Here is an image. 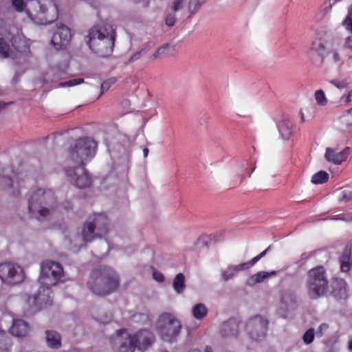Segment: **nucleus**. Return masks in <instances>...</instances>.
<instances>
[{
	"instance_id": "obj_52",
	"label": "nucleus",
	"mask_w": 352,
	"mask_h": 352,
	"mask_svg": "<svg viewBox=\"0 0 352 352\" xmlns=\"http://www.w3.org/2000/svg\"><path fill=\"white\" fill-rule=\"evenodd\" d=\"M272 248V246L270 245L267 249H265L264 251H263L262 252H261L258 255L261 256V258H262L263 256H265L266 255V254L271 250Z\"/></svg>"
},
{
	"instance_id": "obj_37",
	"label": "nucleus",
	"mask_w": 352,
	"mask_h": 352,
	"mask_svg": "<svg viewBox=\"0 0 352 352\" xmlns=\"http://www.w3.org/2000/svg\"><path fill=\"white\" fill-rule=\"evenodd\" d=\"M315 99L318 105L324 106L327 103V100L322 90H317L315 92Z\"/></svg>"
},
{
	"instance_id": "obj_38",
	"label": "nucleus",
	"mask_w": 352,
	"mask_h": 352,
	"mask_svg": "<svg viewBox=\"0 0 352 352\" xmlns=\"http://www.w3.org/2000/svg\"><path fill=\"white\" fill-rule=\"evenodd\" d=\"M314 329L313 328L309 329L303 334L302 340L306 344H311L314 340Z\"/></svg>"
},
{
	"instance_id": "obj_16",
	"label": "nucleus",
	"mask_w": 352,
	"mask_h": 352,
	"mask_svg": "<svg viewBox=\"0 0 352 352\" xmlns=\"http://www.w3.org/2000/svg\"><path fill=\"white\" fill-rule=\"evenodd\" d=\"M10 42L14 50V52L17 56L27 57L31 54L29 41L24 36L13 35L11 37Z\"/></svg>"
},
{
	"instance_id": "obj_25",
	"label": "nucleus",
	"mask_w": 352,
	"mask_h": 352,
	"mask_svg": "<svg viewBox=\"0 0 352 352\" xmlns=\"http://www.w3.org/2000/svg\"><path fill=\"white\" fill-rule=\"evenodd\" d=\"M243 270L241 263L236 265H229L226 270L221 271V276L223 281L226 282L233 278L237 272Z\"/></svg>"
},
{
	"instance_id": "obj_3",
	"label": "nucleus",
	"mask_w": 352,
	"mask_h": 352,
	"mask_svg": "<svg viewBox=\"0 0 352 352\" xmlns=\"http://www.w3.org/2000/svg\"><path fill=\"white\" fill-rule=\"evenodd\" d=\"M120 277L116 271L109 266H100L94 269L87 285L95 295L106 296L114 293L120 286Z\"/></svg>"
},
{
	"instance_id": "obj_23",
	"label": "nucleus",
	"mask_w": 352,
	"mask_h": 352,
	"mask_svg": "<svg viewBox=\"0 0 352 352\" xmlns=\"http://www.w3.org/2000/svg\"><path fill=\"white\" fill-rule=\"evenodd\" d=\"M276 274V271L267 272H258V273L252 275L247 280L246 285L250 287L255 285L257 283H260L264 281L265 279L269 278L271 276H274Z\"/></svg>"
},
{
	"instance_id": "obj_9",
	"label": "nucleus",
	"mask_w": 352,
	"mask_h": 352,
	"mask_svg": "<svg viewBox=\"0 0 352 352\" xmlns=\"http://www.w3.org/2000/svg\"><path fill=\"white\" fill-rule=\"evenodd\" d=\"M109 221L106 215L96 214L89 217L83 224L81 231L83 241L89 243L96 238H102L108 232Z\"/></svg>"
},
{
	"instance_id": "obj_4",
	"label": "nucleus",
	"mask_w": 352,
	"mask_h": 352,
	"mask_svg": "<svg viewBox=\"0 0 352 352\" xmlns=\"http://www.w3.org/2000/svg\"><path fill=\"white\" fill-rule=\"evenodd\" d=\"M88 38L89 48L99 56H108L113 52L116 30L112 25L104 23L94 26L89 30Z\"/></svg>"
},
{
	"instance_id": "obj_30",
	"label": "nucleus",
	"mask_w": 352,
	"mask_h": 352,
	"mask_svg": "<svg viewBox=\"0 0 352 352\" xmlns=\"http://www.w3.org/2000/svg\"><path fill=\"white\" fill-rule=\"evenodd\" d=\"M0 177H4V180L6 184H8V186H9V188L14 187V182L13 179V177H15V174L12 170V167L7 166L6 168H4L2 170H1Z\"/></svg>"
},
{
	"instance_id": "obj_5",
	"label": "nucleus",
	"mask_w": 352,
	"mask_h": 352,
	"mask_svg": "<svg viewBox=\"0 0 352 352\" xmlns=\"http://www.w3.org/2000/svg\"><path fill=\"white\" fill-rule=\"evenodd\" d=\"M54 202L55 198L50 190L39 188L28 200L29 213L37 219L46 217L50 214L51 206Z\"/></svg>"
},
{
	"instance_id": "obj_15",
	"label": "nucleus",
	"mask_w": 352,
	"mask_h": 352,
	"mask_svg": "<svg viewBox=\"0 0 352 352\" xmlns=\"http://www.w3.org/2000/svg\"><path fill=\"white\" fill-rule=\"evenodd\" d=\"M71 38L70 29L67 26L60 24L54 33L51 43L56 50H62L69 44Z\"/></svg>"
},
{
	"instance_id": "obj_11",
	"label": "nucleus",
	"mask_w": 352,
	"mask_h": 352,
	"mask_svg": "<svg viewBox=\"0 0 352 352\" xmlns=\"http://www.w3.org/2000/svg\"><path fill=\"white\" fill-rule=\"evenodd\" d=\"M268 324L269 322L265 318L256 315L247 321L245 330L251 338L260 340L265 337Z\"/></svg>"
},
{
	"instance_id": "obj_35",
	"label": "nucleus",
	"mask_w": 352,
	"mask_h": 352,
	"mask_svg": "<svg viewBox=\"0 0 352 352\" xmlns=\"http://www.w3.org/2000/svg\"><path fill=\"white\" fill-rule=\"evenodd\" d=\"M205 0H190L188 10L191 14L196 12L204 3Z\"/></svg>"
},
{
	"instance_id": "obj_17",
	"label": "nucleus",
	"mask_w": 352,
	"mask_h": 352,
	"mask_svg": "<svg viewBox=\"0 0 352 352\" xmlns=\"http://www.w3.org/2000/svg\"><path fill=\"white\" fill-rule=\"evenodd\" d=\"M50 287L51 286L41 285L37 294L34 296L33 303L38 309H41L47 305H52V300L50 298L52 291Z\"/></svg>"
},
{
	"instance_id": "obj_53",
	"label": "nucleus",
	"mask_w": 352,
	"mask_h": 352,
	"mask_svg": "<svg viewBox=\"0 0 352 352\" xmlns=\"http://www.w3.org/2000/svg\"><path fill=\"white\" fill-rule=\"evenodd\" d=\"M142 152H143L144 157L146 158L148 156V154L149 152L148 148L147 147L143 148Z\"/></svg>"
},
{
	"instance_id": "obj_41",
	"label": "nucleus",
	"mask_w": 352,
	"mask_h": 352,
	"mask_svg": "<svg viewBox=\"0 0 352 352\" xmlns=\"http://www.w3.org/2000/svg\"><path fill=\"white\" fill-rule=\"evenodd\" d=\"M84 82V80L82 78H76L69 80L66 82H60L59 84L60 87H72L77 85H80Z\"/></svg>"
},
{
	"instance_id": "obj_26",
	"label": "nucleus",
	"mask_w": 352,
	"mask_h": 352,
	"mask_svg": "<svg viewBox=\"0 0 352 352\" xmlns=\"http://www.w3.org/2000/svg\"><path fill=\"white\" fill-rule=\"evenodd\" d=\"M0 57L2 58H17L15 52L12 50L8 43L4 38H0Z\"/></svg>"
},
{
	"instance_id": "obj_12",
	"label": "nucleus",
	"mask_w": 352,
	"mask_h": 352,
	"mask_svg": "<svg viewBox=\"0 0 352 352\" xmlns=\"http://www.w3.org/2000/svg\"><path fill=\"white\" fill-rule=\"evenodd\" d=\"M114 352H132V334L126 329H121L109 338Z\"/></svg>"
},
{
	"instance_id": "obj_14",
	"label": "nucleus",
	"mask_w": 352,
	"mask_h": 352,
	"mask_svg": "<svg viewBox=\"0 0 352 352\" xmlns=\"http://www.w3.org/2000/svg\"><path fill=\"white\" fill-rule=\"evenodd\" d=\"M155 342V336L148 329H143L133 335V350L137 349L140 351L147 350Z\"/></svg>"
},
{
	"instance_id": "obj_46",
	"label": "nucleus",
	"mask_w": 352,
	"mask_h": 352,
	"mask_svg": "<svg viewBox=\"0 0 352 352\" xmlns=\"http://www.w3.org/2000/svg\"><path fill=\"white\" fill-rule=\"evenodd\" d=\"M148 50V44H144L143 47L140 51L136 52L135 53H133V59H138L140 58L142 55L145 54L146 51Z\"/></svg>"
},
{
	"instance_id": "obj_13",
	"label": "nucleus",
	"mask_w": 352,
	"mask_h": 352,
	"mask_svg": "<svg viewBox=\"0 0 352 352\" xmlns=\"http://www.w3.org/2000/svg\"><path fill=\"white\" fill-rule=\"evenodd\" d=\"M24 278V272L19 265L11 263L0 265V278L3 282L16 285L23 282Z\"/></svg>"
},
{
	"instance_id": "obj_8",
	"label": "nucleus",
	"mask_w": 352,
	"mask_h": 352,
	"mask_svg": "<svg viewBox=\"0 0 352 352\" xmlns=\"http://www.w3.org/2000/svg\"><path fill=\"white\" fill-rule=\"evenodd\" d=\"M182 328L179 319L172 313L161 314L155 324V329L164 341L172 342L179 336Z\"/></svg>"
},
{
	"instance_id": "obj_22",
	"label": "nucleus",
	"mask_w": 352,
	"mask_h": 352,
	"mask_svg": "<svg viewBox=\"0 0 352 352\" xmlns=\"http://www.w3.org/2000/svg\"><path fill=\"white\" fill-rule=\"evenodd\" d=\"M30 330L28 324L22 320H13L10 333L16 337L25 336Z\"/></svg>"
},
{
	"instance_id": "obj_34",
	"label": "nucleus",
	"mask_w": 352,
	"mask_h": 352,
	"mask_svg": "<svg viewBox=\"0 0 352 352\" xmlns=\"http://www.w3.org/2000/svg\"><path fill=\"white\" fill-rule=\"evenodd\" d=\"M12 6L17 12H25L28 7V2L24 0H11Z\"/></svg>"
},
{
	"instance_id": "obj_7",
	"label": "nucleus",
	"mask_w": 352,
	"mask_h": 352,
	"mask_svg": "<svg viewBox=\"0 0 352 352\" xmlns=\"http://www.w3.org/2000/svg\"><path fill=\"white\" fill-rule=\"evenodd\" d=\"M25 12L34 23L38 25L51 23L58 18V9L55 5L50 3L49 8L38 0L28 1V7Z\"/></svg>"
},
{
	"instance_id": "obj_45",
	"label": "nucleus",
	"mask_w": 352,
	"mask_h": 352,
	"mask_svg": "<svg viewBox=\"0 0 352 352\" xmlns=\"http://www.w3.org/2000/svg\"><path fill=\"white\" fill-rule=\"evenodd\" d=\"M261 256L259 255H257L256 256L254 257L252 260L247 263H242L241 265L244 269V270H246L251 267H252L256 263H257L260 259Z\"/></svg>"
},
{
	"instance_id": "obj_19",
	"label": "nucleus",
	"mask_w": 352,
	"mask_h": 352,
	"mask_svg": "<svg viewBox=\"0 0 352 352\" xmlns=\"http://www.w3.org/2000/svg\"><path fill=\"white\" fill-rule=\"evenodd\" d=\"M349 147H346L340 151L331 148H327L324 157L329 162H331L335 164H340L346 160L349 154Z\"/></svg>"
},
{
	"instance_id": "obj_28",
	"label": "nucleus",
	"mask_w": 352,
	"mask_h": 352,
	"mask_svg": "<svg viewBox=\"0 0 352 352\" xmlns=\"http://www.w3.org/2000/svg\"><path fill=\"white\" fill-rule=\"evenodd\" d=\"M351 248L346 247L344 250L343 254L340 258V270L344 272L349 271L350 265V258H351Z\"/></svg>"
},
{
	"instance_id": "obj_43",
	"label": "nucleus",
	"mask_w": 352,
	"mask_h": 352,
	"mask_svg": "<svg viewBox=\"0 0 352 352\" xmlns=\"http://www.w3.org/2000/svg\"><path fill=\"white\" fill-rule=\"evenodd\" d=\"M115 82H116V79H114V78H110L107 80L104 81L101 84V87H100L101 90H102L101 94H102L104 91H107L111 87V86L115 83Z\"/></svg>"
},
{
	"instance_id": "obj_2",
	"label": "nucleus",
	"mask_w": 352,
	"mask_h": 352,
	"mask_svg": "<svg viewBox=\"0 0 352 352\" xmlns=\"http://www.w3.org/2000/svg\"><path fill=\"white\" fill-rule=\"evenodd\" d=\"M307 56L313 63L318 60L321 63L341 67L344 65L347 56L344 53V47L338 39H330L323 42L321 39L314 41L309 48Z\"/></svg>"
},
{
	"instance_id": "obj_39",
	"label": "nucleus",
	"mask_w": 352,
	"mask_h": 352,
	"mask_svg": "<svg viewBox=\"0 0 352 352\" xmlns=\"http://www.w3.org/2000/svg\"><path fill=\"white\" fill-rule=\"evenodd\" d=\"M149 320L148 316L146 314L138 313L133 314V322L140 324L147 323Z\"/></svg>"
},
{
	"instance_id": "obj_10",
	"label": "nucleus",
	"mask_w": 352,
	"mask_h": 352,
	"mask_svg": "<svg viewBox=\"0 0 352 352\" xmlns=\"http://www.w3.org/2000/svg\"><path fill=\"white\" fill-rule=\"evenodd\" d=\"M39 281L41 285H55L63 275V269L58 263L47 260L42 263Z\"/></svg>"
},
{
	"instance_id": "obj_48",
	"label": "nucleus",
	"mask_w": 352,
	"mask_h": 352,
	"mask_svg": "<svg viewBox=\"0 0 352 352\" xmlns=\"http://www.w3.org/2000/svg\"><path fill=\"white\" fill-rule=\"evenodd\" d=\"M153 278L159 283H162L164 280V275L158 271H154L153 272Z\"/></svg>"
},
{
	"instance_id": "obj_42",
	"label": "nucleus",
	"mask_w": 352,
	"mask_h": 352,
	"mask_svg": "<svg viewBox=\"0 0 352 352\" xmlns=\"http://www.w3.org/2000/svg\"><path fill=\"white\" fill-rule=\"evenodd\" d=\"M176 21V16L175 12L169 13L166 15L165 19V23L168 27H172L175 25Z\"/></svg>"
},
{
	"instance_id": "obj_55",
	"label": "nucleus",
	"mask_w": 352,
	"mask_h": 352,
	"mask_svg": "<svg viewBox=\"0 0 352 352\" xmlns=\"http://www.w3.org/2000/svg\"><path fill=\"white\" fill-rule=\"evenodd\" d=\"M352 96V91H349L346 98V100H345V102H351V97Z\"/></svg>"
},
{
	"instance_id": "obj_58",
	"label": "nucleus",
	"mask_w": 352,
	"mask_h": 352,
	"mask_svg": "<svg viewBox=\"0 0 352 352\" xmlns=\"http://www.w3.org/2000/svg\"><path fill=\"white\" fill-rule=\"evenodd\" d=\"M111 317L109 316L107 320H106V321H101V322H104H104H107L108 321L111 320Z\"/></svg>"
},
{
	"instance_id": "obj_27",
	"label": "nucleus",
	"mask_w": 352,
	"mask_h": 352,
	"mask_svg": "<svg viewBox=\"0 0 352 352\" xmlns=\"http://www.w3.org/2000/svg\"><path fill=\"white\" fill-rule=\"evenodd\" d=\"M170 48L171 46L168 43L162 45L151 55L150 60H154L166 57L169 54Z\"/></svg>"
},
{
	"instance_id": "obj_1",
	"label": "nucleus",
	"mask_w": 352,
	"mask_h": 352,
	"mask_svg": "<svg viewBox=\"0 0 352 352\" xmlns=\"http://www.w3.org/2000/svg\"><path fill=\"white\" fill-rule=\"evenodd\" d=\"M97 147V142L94 139L85 137L76 140L74 146L69 148V157L77 166L66 168L65 175L74 186L85 188L91 186V178L85 166L94 157Z\"/></svg>"
},
{
	"instance_id": "obj_51",
	"label": "nucleus",
	"mask_w": 352,
	"mask_h": 352,
	"mask_svg": "<svg viewBox=\"0 0 352 352\" xmlns=\"http://www.w3.org/2000/svg\"><path fill=\"white\" fill-rule=\"evenodd\" d=\"M342 199H345V200H349L351 199V192H349L347 195L346 193V192L343 191L342 192Z\"/></svg>"
},
{
	"instance_id": "obj_31",
	"label": "nucleus",
	"mask_w": 352,
	"mask_h": 352,
	"mask_svg": "<svg viewBox=\"0 0 352 352\" xmlns=\"http://www.w3.org/2000/svg\"><path fill=\"white\" fill-rule=\"evenodd\" d=\"M207 313L208 309L202 303L196 304L192 309V316L197 320H202L206 316Z\"/></svg>"
},
{
	"instance_id": "obj_29",
	"label": "nucleus",
	"mask_w": 352,
	"mask_h": 352,
	"mask_svg": "<svg viewBox=\"0 0 352 352\" xmlns=\"http://www.w3.org/2000/svg\"><path fill=\"white\" fill-rule=\"evenodd\" d=\"M173 287L177 294H182L185 288V276L182 273L177 274L173 279Z\"/></svg>"
},
{
	"instance_id": "obj_32",
	"label": "nucleus",
	"mask_w": 352,
	"mask_h": 352,
	"mask_svg": "<svg viewBox=\"0 0 352 352\" xmlns=\"http://www.w3.org/2000/svg\"><path fill=\"white\" fill-rule=\"evenodd\" d=\"M329 179V174L323 170L315 173L311 177V182L315 184L325 183Z\"/></svg>"
},
{
	"instance_id": "obj_59",
	"label": "nucleus",
	"mask_w": 352,
	"mask_h": 352,
	"mask_svg": "<svg viewBox=\"0 0 352 352\" xmlns=\"http://www.w3.org/2000/svg\"><path fill=\"white\" fill-rule=\"evenodd\" d=\"M147 120H148L147 119L144 118V119L143 120V124H146V122H147Z\"/></svg>"
},
{
	"instance_id": "obj_56",
	"label": "nucleus",
	"mask_w": 352,
	"mask_h": 352,
	"mask_svg": "<svg viewBox=\"0 0 352 352\" xmlns=\"http://www.w3.org/2000/svg\"><path fill=\"white\" fill-rule=\"evenodd\" d=\"M348 349L350 351L352 352V338L349 342Z\"/></svg>"
},
{
	"instance_id": "obj_36",
	"label": "nucleus",
	"mask_w": 352,
	"mask_h": 352,
	"mask_svg": "<svg viewBox=\"0 0 352 352\" xmlns=\"http://www.w3.org/2000/svg\"><path fill=\"white\" fill-rule=\"evenodd\" d=\"M351 81L349 78H344L342 80H332L329 81V83L334 85L339 89H342L348 87V85L350 84Z\"/></svg>"
},
{
	"instance_id": "obj_44",
	"label": "nucleus",
	"mask_w": 352,
	"mask_h": 352,
	"mask_svg": "<svg viewBox=\"0 0 352 352\" xmlns=\"http://www.w3.org/2000/svg\"><path fill=\"white\" fill-rule=\"evenodd\" d=\"M261 256L259 255H257L256 256L254 257L252 260L247 263H242L241 265L244 269V270H246L251 267H252L256 263H257L260 259Z\"/></svg>"
},
{
	"instance_id": "obj_47",
	"label": "nucleus",
	"mask_w": 352,
	"mask_h": 352,
	"mask_svg": "<svg viewBox=\"0 0 352 352\" xmlns=\"http://www.w3.org/2000/svg\"><path fill=\"white\" fill-rule=\"evenodd\" d=\"M184 0H175L173 3L172 10L175 12L182 8Z\"/></svg>"
},
{
	"instance_id": "obj_50",
	"label": "nucleus",
	"mask_w": 352,
	"mask_h": 352,
	"mask_svg": "<svg viewBox=\"0 0 352 352\" xmlns=\"http://www.w3.org/2000/svg\"><path fill=\"white\" fill-rule=\"evenodd\" d=\"M345 48L351 49L352 50V36H349L345 39L344 45H343Z\"/></svg>"
},
{
	"instance_id": "obj_21",
	"label": "nucleus",
	"mask_w": 352,
	"mask_h": 352,
	"mask_svg": "<svg viewBox=\"0 0 352 352\" xmlns=\"http://www.w3.org/2000/svg\"><path fill=\"white\" fill-rule=\"evenodd\" d=\"M278 128L283 139H289L293 133V123L288 116H282L278 122Z\"/></svg>"
},
{
	"instance_id": "obj_57",
	"label": "nucleus",
	"mask_w": 352,
	"mask_h": 352,
	"mask_svg": "<svg viewBox=\"0 0 352 352\" xmlns=\"http://www.w3.org/2000/svg\"><path fill=\"white\" fill-rule=\"evenodd\" d=\"M204 352H213L210 346H206L204 349Z\"/></svg>"
},
{
	"instance_id": "obj_40",
	"label": "nucleus",
	"mask_w": 352,
	"mask_h": 352,
	"mask_svg": "<svg viewBox=\"0 0 352 352\" xmlns=\"http://www.w3.org/2000/svg\"><path fill=\"white\" fill-rule=\"evenodd\" d=\"M346 30L352 33V9L349 8L348 14L343 21Z\"/></svg>"
},
{
	"instance_id": "obj_33",
	"label": "nucleus",
	"mask_w": 352,
	"mask_h": 352,
	"mask_svg": "<svg viewBox=\"0 0 352 352\" xmlns=\"http://www.w3.org/2000/svg\"><path fill=\"white\" fill-rule=\"evenodd\" d=\"M340 122L346 126L352 125V108L344 112L339 118Z\"/></svg>"
},
{
	"instance_id": "obj_18",
	"label": "nucleus",
	"mask_w": 352,
	"mask_h": 352,
	"mask_svg": "<svg viewBox=\"0 0 352 352\" xmlns=\"http://www.w3.org/2000/svg\"><path fill=\"white\" fill-rule=\"evenodd\" d=\"M152 96L146 89L139 90L135 95V101L133 102L135 108L133 111L144 112L145 109L150 106L151 103Z\"/></svg>"
},
{
	"instance_id": "obj_6",
	"label": "nucleus",
	"mask_w": 352,
	"mask_h": 352,
	"mask_svg": "<svg viewBox=\"0 0 352 352\" xmlns=\"http://www.w3.org/2000/svg\"><path fill=\"white\" fill-rule=\"evenodd\" d=\"M329 281L326 271L322 266L311 269L307 272V293L310 299L316 300L325 295Z\"/></svg>"
},
{
	"instance_id": "obj_24",
	"label": "nucleus",
	"mask_w": 352,
	"mask_h": 352,
	"mask_svg": "<svg viewBox=\"0 0 352 352\" xmlns=\"http://www.w3.org/2000/svg\"><path fill=\"white\" fill-rule=\"evenodd\" d=\"M46 340L50 347L58 349L61 346V336L54 331H46Z\"/></svg>"
},
{
	"instance_id": "obj_49",
	"label": "nucleus",
	"mask_w": 352,
	"mask_h": 352,
	"mask_svg": "<svg viewBox=\"0 0 352 352\" xmlns=\"http://www.w3.org/2000/svg\"><path fill=\"white\" fill-rule=\"evenodd\" d=\"M329 328V325L327 323H322L318 328L317 333L319 334L320 336H322L324 332H325Z\"/></svg>"
},
{
	"instance_id": "obj_54",
	"label": "nucleus",
	"mask_w": 352,
	"mask_h": 352,
	"mask_svg": "<svg viewBox=\"0 0 352 352\" xmlns=\"http://www.w3.org/2000/svg\"><path fill=\"white\" fill-rule=\"evenodd\" d=\"M299 115H300V121L301 122H305V114L303 113V111L302 110H300L299 111Z\"/></svg>"
},
{
	"instance_id": "obj_20",
	"label": "nucleus",
	"mask_w": 352,
	"mask_h": 352,
	"mask_svg": "<svg viewBox=\"0 0 352 352\" xmlns=\"http://www.w3.org/2000/svg\"><path fill=\"white\" fill-rule=\"evenodd\" d=\"M239 331V322L232 318L223 322L221 326L220 333L224 338L236 337Z\"/></svg>"
}]
</instances>
